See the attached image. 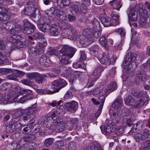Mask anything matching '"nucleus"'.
<instances>
[{
    "instance_id": "1",
    "label": "nucleus",
    "mask_w": 150,
    "mask_h": 150,
    "mask_svg": "<svg viewBox=\"0 0 150 150\" xmlns=\"http://www.w3.org/2000/svg\"><path fill=\"white\" fill-rule=\"evenodd\" d=\"M146 63L141 66L142 69H139L136 71V76L134 78V83L137 85H140L145 82L147 80L148 77L145 71L143 69H145L147 67Z\"/></svg>"
},
{
    "instance_id": "2",
    "label": "nucleus",
    "mask_w": 150,
    "mask_h": 150,
    "mask_svg": "<svg viewBox=\"0 0 150 150\" xmlns=\"http://www.w3.org/2000/svg\"><path fill=\"white\" fill-rule=\"evenodd\" d=\"M137 54L133 52L128 53L125 57L124 60L122 65V67L124 69H126L127 72L129 71L132 67L131 64L132 62L135 59Z\"/></svg>"
},
{
    "instance_id": "3",
    "label": "nucleus",
    "mask_w": 150,
    "mask_h": 150,
    "mask_svg": "<svg viewBox=\"0 0 150 150\" xmlns=\"http://www.w3.org/2000/svg\"><path fill=\"white\" fill-rule=\"evenodd\" d=\"M21 25H16L14 24L13 28L11 30H10L11 35L8 38V40L9 41L14 42V41H13V39L15 38L17 39H21V38H22V37L21 35H17L21 31Z\"/></svg>"
},
{
    "instance_id": "4",
    "label": "nucleus",
    "mask_w": 150,
    "mask_h": 150,
    "mask_svg": "<svg viewBox=\"0 0 150 150\" xmlns=\"http://www.w3.org/2000/svg\"><path fill=\"white\" fill-rule=\"evenodd\" d=\"M115 122L112 120H109L104 126L102 125L100 127L102 133L104 134L107 135L114 132L115 127H114Z\"/></svg>"
},
{
    "instance_id": "5",
    "label": "nucleus",
    "mask_w": 150,
    "mask_h": 150,
    "mask_svg": "<svg viewBox=\"0 0 150 150\" xmlns=\"http://www.w3.org/2000/svg\"><path fill=\"white\" fill-rule=\"evenodd\" d=\"M76 50V49L65 45L60 50V54L62 56H66L69 58H71L73 57Z\"/></svg>"
},
{
    "instance_id": "6",
    "label": "nucleus",
    "mask_w": 150,
    "mask_h": 150,
    "mask_svg": "<svg viewBox=\"0 0 150 150\" xmlns=\"http://www.w3.org/2000/svg\"><path fill=\"white\" fill-rule=\"evenodd\" d=\"M27 76L30 79L32 80L35 79L37 82L38 83H42L47 78V76L43 75L40 76V74L37 72H32L27 73Z\"/></svg>"
},
{
    "instance_id": "7",
    "label": "nucleus",
    "mask_w": 150,
    "mask_h": 150,
    "mask_svg": "<svg viewBox=\"0 0 150 150\" xmlns=\"http://www.w3.org/2000/svg\"><path fill=\"white\" fill-rule=\"evenodd\" d=\"M23 32L27 35L30 34L34 32L35 26L30 23L27 20H24Z\"/></svg>"
},
{
    "instance_id": "8",
    "label": "nucleus",
    "mask_w": 150,
    "mask_h": 150,
    "mask_svg": "<svg viewBox=\"0 0 150 150\" xmlns=\"http://www.w3.org/2000/svg\"><path fill=\"white\" fill-rule=\"evenodd\" d=\"M78 104L75 101L67 102L64 105V108L69 112H72L76 111L78 108Z\"/></svg>"
},
{
    "instance_id": "9",
    "label": "nucleus",
    "mask_w": 150,
    "mask_h": 150,
    "mask_svg": "<svg viewBox=\"0 0 150 150\" xmlns=\"http://www.w3.org/2000/svg\"><path fill=\"white\" fill-rule=\"evenodd\" d=\"M67 84V82L63 79L56 80L52 82L53 85L58 87L56 88V91H59L61 89L65 87Z\"/></svg>"
},
{
    "instance_id": "10",
    "label": "nucleus",
    "mask_w": 150,
    "mask_h": 150,
    "mask_svg": "<svg viewBox=\"0 0 150 150\" xmlns=\"http://www.w3.org/2000/svg\"><path fill=\"white\" fill-rule=\"evenodd\" d=\"M22 125L19 122H13V123L7 126L6 128V131L8 132L12 133L18 129H20ZM21 128L20 129H21Z\"/></svg>"
},
{
    "instance_id": "11",
    "label": "nucleus",
    "mask_w": 150,
    "mask_h": 150,
    "mask_svg": "<svg viewBox=\"0 0 150 150\" xmlns=\"http://www.w3.org/2000/svg\"><path fill=\"white\" fill-rule=\"evenodd\" d=\"M40 64L46 67L49 66L52 64V62L48 57L45 55H42L40 57L39 60Z\"/></svg>"
},
{
    "instance_id": "12",
    "label": "nucleus",
    "mask_w": 150,
    "mask_h": 150,
    "mask_svg": "<svg viewBox=\"0 0 150 150\" xmlns=\"http://www.w3.org/2000/svg\"><path fill=\"white\" fill-rule=\"evenodd\" d=\"M83 35L85 38L87 40H90V42L93 40L92 38L93 35V29L88 28L84 30L83 32Z\"/></svg>"
},
{
    "instance_id": "13",
    "label": "nucleus",
    "mask_w": 150,
    "mask_h": 150,
    "mask_svg": "<svg viewBox=\"0 0 150 150\" xmlns=\"http://www.w3.org/2000/svg\"><path fill=\"white\" fill-rule=\"evenodd\" d=\"M23 12L25 15L31 16H35V11L33 8L30 7L29 5H26L23 10Z\"/></svg>"
},
{
    "instance_id": "14",
    "label": "nucleus",
    "mask_w": 150,
    "mask_h": 150,
    "mask_svg": "<svg viewBox=\"0 0 150 150\" xmlns=\"http://www.w3.org/2000/svg\"><path fill=\"white\" fill-rule=\"evenodd\" d=\"M48 115L47 117H45L43 120L41 124H42L44 126H47V127H50L52 126H53L52 123V118L53 116H52L51 117H50V115Z\"/></svg>"
},
{
    "instance_id": "15",
    "label": "nucleus",
    "mask_w": 150,
    "mask_h": 150,
    "mask_svg": "<svg viewBox=\"0 0 150 150\" xmlns=\"http://www.w3.org/2000/svg\"><path fill=\"white\" fill-rule=\"evenodd\" d=\"M36 107V104L35 103L29 107L27 109L25 110L24 111L27 115H29L32 116H33V115L35 116V114L37 111Z\"/></svg>"
},
{
    "instance_id": "16",
    "label": "nucleus",
    "mask_w": 150,
    "mask_h": 150,
    "mask_svg": "<svg viewBox=\"0 0 150 150\" xmlns=\"http://www.w3.org/2000/svg\"><path fill=\"white\" fill-rule=\"evenodd\" d=\"M117 85L116 83L115 82L110 83L108 85L107 89L105 91V93L106 96L110 92L115 90L117 89Z\"/></svg>"
},
{
    "instance_id": "17",
    "label": "nucleus",
    "mask_w": 150,
    "mask_h": 150,
    "mask_svg": "<svg viewBox=\"0 0 150 150\" xmlns=\"http://www.w3.org/2000/svg\"><path fill=\"white\" fill-rule=\"evenodd\" d=\"M148 100V96L146 95H144L139 101L137 102L135 105V107L139 108L143 106L145 102Z\"/></svg>"
},
{
    "instance_id": "18",
    "label": "nucleus",
    "mask_w": 150,
    "mask_h": 150,
    "mask_svg": "<svg viewBox=\"0 0 150 150\" xmlns=\"http://www.w3.org/2000/svg\"><path fill=\"white\" fill-rule=\"evenodd\" d=\"M111 20V18L108 17H103L101 18L102 23L104 26L105 27L113 25L112 22Z\"/></svg>"
},
{
    "instance_id": "19",
    "label": "nucleus",
    "mask_w": 150,
    "mask_h": 150,
    "mask_svg": "<svg viewBox=\"0 0 150 150\" xmlns=\"http://www.w3.org/2000/svg\"><path fill=\"white\" fill-rule=\"evenodd\" d=\"M135 118L132 117L127 118L124 119L123 121V125L124 126H127L130 127L132 126L133 125V121L135 120Z\"/></svg>"
},
{
    "instance_id": "20",
    "label": "nucleus",
    "mask_w": 150,
    "mask_h": 150,
    "mask_svg": "<svg viewBox=\"0 0 150 150\" xmlns=\"http://www.w3.org/2000/svg\"><path fill=\"white\" fill-rule=\"evenodd\" d=\"M123 101L122 99L117 98L113 103L112 106L115 109H118L122 106Z\"/></svg>"
},
{
    "instance_id": "21",
    "label": "nucleus",
    "mask_w": 150,
    "mask_h": 150,
    "mask_svg": "<svg viewBox=\"0 0 150 150\" xmlns=\"http://www.w3.org/2000/svg\"><path fill=\"white\" fill-rule=\"evenodd\" d=\"M50 33L51 35L55 36L59 34L58 27L56 25H53L50 27Z\"/></svg>"
},
{
    "instance_id": "22",
    "label": "nucleus",
    "mask_w": 150,
    "mask_h": 150,
    "mask_svg": "<svg viewBox=\"0 0 150 150\" xmlns=\"http://www.w3.org/2000/svg\"><path fill=\"white\" fill-rule=\"evenodd\" d=\"M38 27L40 30L44 32L48 31L50 28V25L46 23L38 25Z\"/></svg>"
},
{
    "instance_id": "23",
    "label": "nucleus",
    "mask_w": 150,
    "mask_h": 150,
    "mask_svg": "<svg viewBox=\"0 0 150 150\" xmlns=\"http://www.w3.org/2000/svg\"><path fill=\"white\" fill-rule=\"evenodd\" d=\"M143 126L142 123L141 122H138L136 124V126L134 125L133 128H132L130 132H129V134H132L133 133L137 132Z\"/></svg>"
},
{
    "instance_id": "24",
    "label": "nucleus",
    "mask_w": 150,
    "mask_h": 150,
    "mask_svg": "<svg viewBox=\"0 0 150 150\" xmlns=\"http://www.w3.org/2000/svg\"><path fill=\"white\" fill-rule=\"evenodd\" d=\"M125 103L128 105L133 106L135 105V101L131 96H129L125 99Z\"/></svg>"
},
{
    "instance_id": "25",
    "label": "nucleus",
    "mask_w": 150,
    "mask_h": 150,
    "mask_svg": "<svg viewBox=\"0 0 150 150\" xmlns=\"http://www.w3.org/2000/svg\"><path fill=\"white\" fill-rule=\"evenodd\" d=\"M36 139V136L34 134H29L25 135L23 138V140L25 142H31Z\"/></svg>"
},
{
    "instance_id": "26",
    "label": "nucleus",
    "mask_w": 150,
    "mask_h": 150,
    "mask_svg": "<svg viewBox=\"0 0 150 150\" xmlns=\"http://www.w3.org/2000/svg\"><path fill=\"white\" fill-rule=\"evenodd\" d=\"M23 39V38H21V39H16L15 38L14 39H13V41H14V42H11L16 47H23L24 46V45L23 44V41H20V40H21Z\"/></svg>"
},
{
    "instance_id": "27",
    "label": "nucleus",
    "mask_w": 150,
    "mask_h": 150,
    "mask_svg": "<svg viewBox=\"0 0 150 150\" xmlns=\"http://www.w3.org/2000/svg\"><path fill=\"white\" fill-rule=\"evenodd\" d=\"M148 18L147 14H144V17L140 18L139 22L140 26L143 27L147 23V19Z\"/></svg>"
},
{
    "instance_id": "28",
    "label": "nucleus",
    "mask_w": 150,
    "mask_h": 150,
    "mask_svg": "<svg viewBox=\"0 0 150 150\" xmlns=\"http://www.w3.org/2000/svg\"><path fill=\"white\" fill-rule=\"evenodd\" d=\"M60 7L64 8L66 6H68L70 4V1L69 0H59Z\"/></svg>"
},
{
    "instance_id": "29",
    "label": "nucleus",
    "mask_w": 150,
    "mask_h": 150,
    "mask_svg": "<svg viewBox=\"0 0 150 150\" xmlns=\"http://www.w3.org/2000/svg\"><path fill=\"white\" fill-rule=\"evenodd\" d=\"M22 114L21 112L20 111H16L15 112L14 114L13 115L12 120L13 122H18L20 119V116Z\"/></svg>"
},
{
    "instance_id": "30",
    "label": "nucleus",
    "mask_w": 150,
    "mask_h": 150,
    "mask_svg": "<svg viewBox=\"0 0 150 150\" xmlns=\"http://www.w3.org/2000/svg\"><path fill=\"white\" fill-rule=\"evenodd\" d=\"M111 17L114 21L112 22L113 25L115 26L119 25L120 23L119 15L112 13Z\"/></svg>"
},
{
    "instance_id": "31",
    "label": "nucleus",
    "mask_w": 150,
    "mask_h": 150,
    "mask_svg": "<svg viewBox=\"0 0 150 150\" xmlns=\"http://www.w3.org/2000/svg\"><path fill=\"white\" fill-rule=\"evenodd\" d=\"M92 23L93 26V30L100 29L99 23L96 18H94L92 20Z\"/></svg>"
},
{
    "instance_id": "32",
    "label": "nucleus",
    "mask_w": 150,
    "mask_h": 150,
    "mask_svg": "<svg viewBox=\"0 0 150 150\" xmlns=\"http://www.w3.org/2000/svg\"><path fill=\"white\" fill-rule=\"evenodd\" d=\"M92 146H88L86 147L84 150H98L97 146L99 145L100 144L97 142H93L92 144Z\"/></svg>"
},
{
    "instance_id": "33",
    "label": "nucleus",
    "mask_w": 150,
    "mask_h": 150,
    "mask_svg": "<svg viewBox=\"0 0 150 150\" xmlns=\"http://www.w3.org/2000/svg\"><path fill=\"white\" fill-rule=\"evenodd\" d=\"M141 134L142 135L141 140L143 141L148 138L149 135V133L148 129H145L143 130Z\"/></svg>"
},
{
    "instance_id": "34",
    "label": "nucleus",
    "mask_w": 150,
    "mask_h": 150,
    "mask_svg": "<svg viewBox=\"0 0 150 150\" xmlns=\"http://www.w3.org/2000/svg\"><path fill=\"white\" fill-rule=\"evenodd\" d=\"M70 62L68 59L66 57L62 58L60 60L59 64L60 66L64 67L66 65L69 64Z\"/></svg>"
},
{
    "instance_id": "35",
    "label": "nucleus",
    "mask_w": 150,
    "mask_h": 150,
    "mask_svg": "<svg viewBox=\"0 0 150 150\" xmlns=\"http://www.w3.org/2000/svg\"><path fill=\"white\" fill-rule=\"evenodd\" d=\"M14 99L15 101H17L18 103H23L25 102L26 101L29 99H30L29 96H26L25 95H24L20 98L18 99L16 98H14Z\"/></svg>"
},
{
    "instance_id": "36",
    "label": "nucleus",
    "mask_w": 150,
    "mask_h": 150,
    "mask_svg": "<svg viewBox=\"0 0 150 150\" xmlns=\"http://www.w3.org/2000/svg\"><path fill=\"white\" fill-rule=\"evenodd\" d=\"M65 129H66V127L65 126V124L64 123L57 125L55 128V130L56 132H59L63 131Z\"/></svg>"
},
{
    "instance_id": "37",
    "label": "nucleus",
    "mask_w": 150,
    "mask_h": 150,
    "mask_svg": "<svg viewBox=\"0 0 150 150\" xmlns=\"http://www.w3.org/2000/svg\"><path fill=\"white\" fill-rule=\"evenodd\" d=\"M132 94L136 98H139L144 96L145 94H143V93L140 91L136 90H132L131 92Z\"/></svg>"
},
{
    "instance_id": "38",
    "label": "nucleus",
    "mask_w": 150,
    "mask_h": 150,
    "mask_svg": "<svg viewBox=\"0 0 150 150\" xmlns=\"http://www.w3.org/2000/svg\"><path fill=\"white\" fill-rule=\"evenodd\" d=\"M47 45L46 42H41L39 44L38 48V52L40 53H43L44 52V48Z\"/></svg>"
},
{
    "instance_id": "39",
    "label": "nucleus",
    "mask_w": 150,
    "mask_h": 150,
    "mask_svg": "<svg viewBox=\"0 0 150 150\" xmlns=\"http://www.w3.org/2000/svg\"><path fill=\"white\" fill-rule=\"evenodd\" d=\"M108 55H102V57L99 59V61L102 64H108Z\"/></svg>"
},
{
    "instance_id": "40",
    "label": "nucleus",
    "mask_w": 150,
    "mask_h": 150,
    "mask_svg": "<svg viewBox=\"0 0 150 150\" xmlns=\"http://www.w3.org/2000/svg\"><path fill=\"white\" fill-rule=\"evenodd\" d=\"M141 146L144 150H150V141L148 140L144 142Z\"/></svg>"
},
{
    "instance_id": "41",
    "label": "nucleus",
    "mask_w": 150,
    "mask_h": 150,
    "mask_svg": "<svg viewBox=\"0 0 150 150\" xmlns=\"http://www.w3.org/2000/svg\"><path fill=\"white\" fill-rule=\"evenodd\" d=\"M81 39L79 41V43L82 46L85 47L86 45H88L90 44H91L93 42V40L91 42H90V40H87L85 39Z\"/></svg>"
},
{
    "instance_id": "42",
    "label": "nucleus",
    "mask_w": 150,
    "mask_h": 150,
    "mask_svg": "<svg viewBox=\"0 0 150 150\" xmlns=\"http://www.w3.org/2000/svg\"><path fill=\"white\" fill-rule=\"evenodd\" d=\"M137 11H134L128 15L129 20H133L136 21L137 20Z\"/></svg>"
},
{
    "instance_id": "43",
    "label": "nucleus",
    "mask_w": 150,
    "mask_h": 150,
    "mask_svg": "<svg viewBox=\"0 0 150 150\" xmlns=\"http://www.w3.org/2000/svg\"><path fill=\"white\" fill-rule=\"evenodd\" d=\"M92 75L93 76L92 79H93L94 81H96L99 79L101 75V74L99 73L96 69H95L93 71Z\"/></svg>"
},
{
    "instance_id": "44",
    "label": "nucleus",
    "mask_w": 150,
    "mask_h": 150,
    "mask_svg": "<svg viewBox=\"0 0 150 150\" xmlns=\"http://www.w3.org/2000/svg\"><path fill=\"white\" fill-rule=\"evenodd\" d=\"M58 11V10L55 9L54 8H51L49 10L46 11V13L50 16H52L53 15L55 14Z\"/></svg>"
},
{
    "instance_id": "45",
    "label": "nucleus",
    "mask_w": 150,
    "mask_h": 150,
    "mask_svg": "<svg viewBox=\"0 0 150 150\" xmlns=\"http://www.w3.org/2000/svg\"><path fill=\"white\" fill-rule=\"evenodd\" d=\"M99 42L100 43L106 48L107 49L108 48L107 43L105 36H103L101 37L99 39Z\"/></svg>"
},
{
    "instance_id": "46",
    "label": "nucleus",
    "mask_w": 150,
    "mask_h": 150,
    "mask_svg": "<svg viewBox=\"0 0 150 150\" xmlns=\"http://www.w3.org/2000/svg\"><path fill=\"white\" fill-rule=\"evenodd\" d=\"M101 91V89L98 87L94 88L91 91H88V93L90 94H93V95H96L99 93Z\"/></svg>"
},
{
    "instance_id": "47",
    "label": "nucleus",
    "mask_w": 150,
    "mask_h": 150,
    "mask_svg": "<svg viewBox=\"0 0 150 150\" xmlns=\"http://www.w3.org/2000/svg\"><path fill=\"white\" fill-rule=\"evenodd\" d=\"M73 66L75 68H81L84 69L85 68V64L82 62H80L79 60L74 63Z\"/></svg>"
},
{
    "instance_id": "48",
    "label": "nucleus",
    "mask_w": 150,
    "mask_h": 150,
    "mask_svg": "<svg viewBox=\"0 0 150 150\" xmlns=\"http://www.w3.org/2000/svg\"><path fill=\"white\" fill-rule=\"evenodd\" d=\"M13 73L8 76L7 77L8 79L10 80H14L15 81L18 80L17 76L15 71Z\"/></svg>"
},
{
    "instance_id": "49",
    "label": "nucleus",
    "mask_w": 150,
    "mask_h": 150,
    "mask_svg": "<svg viewBox=\"0 0 150 150\" xmlns=\"http://www.w3.org/2000/svg\"><path fill=\"white\" fill-rule=\"evenodd\" d=\"M53 139L51 138H48L45 139L44 146L46 147H48L51 145L53 143Z\"/></svg>"
},
{
    "instance_id": "50",
    "label": "nucleus",
    "mask_w": 150,
    "mask_h": 150,
    "mask_svg": "<svg viewBox=\"0 0 150 150\" xmlns=\"http://www.w3.org/2000/svg\"><path fill=\"white\" fill-rule=\"evenodd\" d=\"M12 72L13 71L11 69L1 68L0 69V73L3 74H6Z\"/></svg>"
},
{
    "instance_id": "51",
    "label": "nucleus",
    "mask_w": 150,
    "mask_h": 150,
    "mask_svg": "<svg viewBox=\"0 0 150 150\" xmlns=\"http://www.w3.org/2000/svg\"><path fill=\"white\" fill-rule=\"evenodd\" d=\"M7 10L4 8L1 7H0V14H1L3 16V19L5 20L6 18L5 17L8 16L6 15Z\"/></svg>"
},
{
    "instance_id": "52",
    "label": "nucleus",
    "mask_w": 150,
    "mask_h": 150,
    "mask_svg": "<svg viewBox=\"0 0 150 150\" xmlns=\"http://www.w3.org/2000/svg\"><path fill=\"white\" fill-rule=\"evenodd\" d=\"M98 50L99 47L97 45L91 47L90 49L91 54L94 56L96 52H98Z\"/></svg>"
},
{
    "instance_id": "53",
    "label": "nucleus",
    "mask_w": 150,
    "mask_h": 150,
    "mask_svg": "<svg viewBox=\"0 0 150 150\" xmlns=\"http://www.w3.org/2000/svg\"><path fill=\"white\" fill-rule=\"evenodd\" d=\"M56 15L59 19L62 20L63 17L65 16V13L62 11L58 10V12L56 13Z\"/></svg>"
},
{
    "instance_id": "54",
    "label": "nucleus",
    "mask_w": 150,
    "mask_h": 150,
    "mask_svg": "<svg viewBox=\"0 0 150 150\" xmlns=\"http://www.w3.org/2000/svg\"><path fill=\"white\" fill-rule=\"evenodd\" d=\"M77 145L76 143L71 142L68 144L67 150H75Z\"/></svg>"
},
{
    "instance_id": "55",
    "label": "nucleus",
    "mask_w": 150,
    "mask_h": 150,
    "mask_svg": "<svg viewBox=\"0 0 150 150\" xmlns=\"http://www.w3.org/2000/svg\"><path fill=\"white\" fill-rule=\"evenodd\" d=\"M57 52V50L51 47L49 48V50L47 52V54L48 55L50 56L56 55Z\"/></svg>"
},
{
    "instance_id": "56",
    "label": "nucleus",
    "mask_w": 150,
    "mask_h": 150,
    "mask_svg": "<svg viewBox=\"0 0 150 150\" xmlns=\"http://www.w3.org/2000/svg\"><path fill=\"white\" fill-rule=\"evenodd\" d=\"M8 99L7 98L6 99L3 98V94L0 92V104H5L7 103Z\"/></svg>"
},
{
    "instance_id": "57",
    "label": "nucleus",
    "mask_w": 150,
    "mask_h": 150,
    "mask_svg": "<svg viewBox=\"0 0 150 150\" xmlns=\"http://www.w3.org/2000/svg\"><path fill=\"white\" fill-rule=\"evenodd\" d=\"M124 128L122 126H120L118 127L115 133L117 135H120L123 133Z\"/></svg>"
},
{
    "instance_id": "58",
    "label": "nucleus",
    "mask_w": 150,
    "mask_h": 150,
    "mask_svg": "<svg viewBox=\"0 0 150 150\" xmlns=\"http://www.w3.org/2000/svg\"><path fill=\"white\" fill-rule=\"evenodd\" d=\"M86 6L84 5H82L80 6L79 12L81 13L85 14L87 12V9Z\"/></svg>"
},
{
    "instance_id": "59",
    "label": "nucleus",
    "mask_w": 150,
    "mask_h": 150,
    "mask_svg": "<svg viewBox=\"0 0 150 150\" xmlns=\"http://www.w3.org/2000/svg\"><path fill=\"white\" fill-rule=\"evenodd\" d=\"M100 30H93V34L94 37L96 38L99 37L101 35L100 32Z\"/></svg>"
},
{
    "instance_id": "60",
    "label": "nucleus",
    "mask_w": 150,
    "mask_h": 150,
    "mask_svg": "<svg viewBox=\"0 0 150 150\" xmlns=\"http://www.w3.org/2000/svg\"><path fill=\"white\" fill-rule=\"evenodd\" d=\"M63 123L62 122V120L60 118H57L56 119L53 120V124L54 126H56L58 125L62 124Z\"/></svg>"
},
{
    "instance_id": "61",
    "label": "nucleus",
    "mask_w": 150,
    "mask_h": 150,
    "mask_svg": "<svg viewBox=\"0 0 150 150\" xmlns=\"http://www.w3.org/2000/svg\"><path fill=\"white\" fill-rule=\"evenodd\" d=\"M35 16L31 17H32L33 20L36 23H37L38 24L41 20V16L40 15L35 16Z\"/></svg>"
},
{
    "instance_id": "62",
    "label": "nucleus",
    "mask_w": 150,
    "mask_h": 150,
    "mask_svg": "<svg viewBox=\"0 0 150 150\" xmlns=\"http://www.w3.org/2000/svg\"><path fill=\"white\" fill-rule=\"evenodd\" d=\"M121 114L123 116H125L129 114V110L128 109L124 108L122 109L121 111Z\"/></svg>"
},
{
    "instance_id": "63",
    "label": "nucleus",
    "mask_w": 150,
    "mask_h": 150,
    "mask_svg": "<svg viewBox=\"0 0 150 150\" xmlns=\"http://www.w3.org/2000/svg\"><path fill=\"white\" fill-rule=\"evenodd\" d=\"M64 145V142L62 140L57 141L55 143L56 147L59 148H61Z\"/></svg>"
},
{
    "instance_id": "64",
    "label": "nucleus",
    "mask_w": 150,
    "mask_h": 150,
    "mask_svg": "<svg viewBox=\"0 0 150 150\" xmlns=\"http://www.w3.org/2000/svg\"><path fill=\"white\" fill-rule=\"evenodd\" d=\"M81 55L79 59V61L80 62H82L83 61L86 59V56L84 51H81Z\"/></svg>"
}]
</instances>
